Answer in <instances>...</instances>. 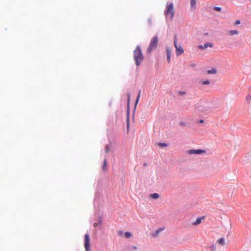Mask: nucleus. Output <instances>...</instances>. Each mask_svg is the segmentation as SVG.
I'll use <instances>...</instances> for the list:
<instances>
[{"mask_svg": "<svg viewBox=\"0 0 251 251\" xmlns=\"http://www.w3.org/2000/svg\"><path fill=\"white\" fill-rule=\"evenodd\" d=\"M134 59L137 66H139L143 60V55L139 46H137L134 51Z\"/></svg>", "mask_w": 251, "mask_h": 251, "instance_id": "nucleus-1", "label": "nucleus"}, {"mask_svg": "<svg viewBox=\"0 0 251 251\" xmlns=\"http://www.w3.org/2000/svg\"><path fill=\"white\" fill-rule=\"evenodd\" d=\"M129 128V116L127 115V129L128 130Z\"/></svg>", "mask_w": 251, "mask_h": 251, "instance_id": "nucleus-21", "label": "nucleus"}, {"mask_svg": "<svg viewBox=\"0 0 251 251\" xmlns=\"http://www.w3.org/2000/svg\"><path fill=\"white\" fill-rule=\"evenodd\" d=\"M174 8L172 3L167 4V8L165 11V14L167 19L172 20L174 16Z\"/></svg>", "mask_w": 251, "mask_h": 251, "instance_id": "nucleus-2", "label": "nucleus"}, {"mask_svg": "<svg viewBox=\"0 0 251 251\" xmlns=\"http://www.w3.org/2000/svg\"><path fill=\"white\" fill-rule=\"evenodd\" d=\"M163 228H159L158 229L156 230L155 232V236H157L160 233V232L163 230Z\"/></svg>", "mask_w": 251, "mask_h": 251, "instance_id": "nucleus-20", "label": "nucleus"}, {"mask_svg": "<svg viewBox=\"0 0 251 251\" xmlns=\"http://www.w3.org/2000/svg\"><path fill=\"white\" fill-rule=\"evenodd\" d=\"M146 165H147L146 163H145L144 166H146Z\"/></svg>", "mask_w": 251, "mask_h": 251, "instance_id": "nucleus-31", "label": "nucleus"}, {"mask_svg": "<svg viewBox=\"0 0 251 251\" xmlns=\"http://www.w3.org/2000/svg\"><path fill=\"white\" fill-rule=\"evenodd\" d=\"M216 70L214 69L207 71V73L208 74H216Z\"/></svg>", "mask_w": 251, "mask_h": 251, "instance_id": "nucleus-14", "label": "nucleus"}, {"mask_svg": "<svg viewBox=\"0 0 251 251\" xmlns=\"http://www.w3.org/2000/svg\"><path fill=\"white\" fill-rule=\"evenodd\" d=\"M246 100L250 101L251 100V95H248L246 98Z\"/></svg>", "mask_w": 251, "mask_h": 251, "instance_id": "nucleus-22", "label": "nucleus"}, {"mask_svg": "<svg viewBox=\"0 0 251 251\" xmlns=\"http://www.w3.org/2000/svg\"><path fill=\"white\" fill-rule=\"evenodd\" d=\"M200 123H203V120H201L200 121Z\"/></svg>", "mask_w": 251, "mask_h": 251, "instance_id": "nucleus-29", "label": "nucleus"}, {"mask_svg": "<svg viewBox=\"0 0 251 251\" xmlns=\"http://www.w3.org/2000/svg\"><path fill=\"white\" fill-rule=\"evenodd\" d=\"M203 218H198L197 219L196 221L193 223L194 225H198L200 224L201 223V219Z\"/></svg>", "mask_w": 251, "mask_h": 251, "instance_id": "nucleus-12", "label": "nucleus"}, {"mask_svg": "<svg viewBox=\"0 0 251 251\" xmlns=\"http://www.w3.org/2000/svg\"><path fill=\"white\" fill-rule=\"evenodd\" d=\"M159 195L157 193H153L152 194H151V197L153 199H157L159 198Z\"/></svg>", "mask_w": 251, "mask_h": 251, "instance_id": "nucleus-13", "label": "nucleus"}, {"mask_svg": "<svg viewBox=\"0 0 251 251\" xmlns=\"http://www.w3.org/2000/svg\"><path fill=\"white\" fill-rule=\"evenodd\" d=\"M129 100H130V96H129V94H128V102L129 101Z\"/></svg>", "mask_w": 251, "mask_h": 251, "instance_id": "nucleus-27", "label": "nucleus"}, {"mask_svg": "<svg viewBox=\"0 0 251 251\" xmlns=\"http://www.w3.org/2000/svg\"><path fill=\"white\" fill-rule=\"evenodd\" d=\"M239 34V31L237 30H231L227 32V34L230 36L237 35Z\"/></svg>", "mask_w": 251, "mask_h": 251, "instance_id": "nucleus-9", "label": "nucleus"}, {"mask_svg": "<svg viewBox=\"0 0 251 251\" xmlns=\"http://www.w3.org/2000/svg\"><path fill=\"white\" fill-rule=\"evenodd\" d=\"M140 94H141V91H140L139 92V94L138 95L136 101H135V105H136L138 103V101H139V98H140Z\"/></svg>", "mask_w": 251, "mask_h": 251, "instance_id": "nucleus-17", "label": "nucleus"}, {"mask_svg": "<svg viewBox=\"0 0 251 251\" xmlns=\"http://www.w3.org/2000/svg\"><path fill=\"white\" fill-rule=\"evenodd\" d=\"M174 44L176 49V55L177 56H179L183 54L184 52V50L181 46L180 45V44L177 43L176 36H175Z\"/></svg>", "mask_w": 251, "mask_h": 251, "instance_id": "nucleus-4", "label": "nucleus"}, {"mask_svg": "<svg viewBox=\"0 0 251 251\" xmlns=\"http://www.w3.org/2000/svg\"><path fill=\"white\" fill-rule=\"evenodd\" d=\"M122 232H121V231H120V232H119V234H120V235H122Z\"/></svg>", "mask_w": 251, "mask_h": 251, "instance_id": "nucleus-30", "label": "nucleus"}, {"mask_svg": "<svg viewBox=\"0 0 251 251\" xmlns=\"http://www.w3.org/2000/svg\"><path fill=\"white\" fill-rule=\"evenodd\" d=\"M213 46V44L212 43H206L204 44L203 45H200L198 46V48L201 49V50H205L208 47L212 48Z\"/></svg>", "mask_w": 251, "mask_h": 251, "instance_id": "nucleus-8", "label": "nucleus"}, {"mask_svg": "<svg viewBox=\"0 0 251 251\" xmlns=\"http://www.w3.org/2000/svg\"><path fill=\"white\" fill-rule=\"evenodd\" d=\"M240 20H237L235 23H234V25H239L240 24Z\"/></svg>", "mask_w": 251, "mask_h": 251, "instance_id": "nucleus-25", "label": "nucleus"}, {"mask_svg": "<svg viewBox=\"0 0 251 251\" xmlns=\"http://www.w3.org/2000/svg\"><path fill=\"white\" fill-rule=\"evenodd\" d=\"M110 150V148L108 146H106L105 148V151L106 153H108Z\"/></svg>", "mask_w": 251, "mask_h": 251, "instance_id": "nucleus-24", "label": "nucleus"}, {"mask_svg": "<svg viewBox=\"0 0 251 251\" xmlns=\"http://www.w3.org/2000/svg\"><path fill=\"white\" fill-rule=\"evenodd\" d=\"M217 242L221 245H224L225 244V239L224 238H221L217 240Z\"/></svg>", "mask_w": 251, "mask_h": 251, "instance_id": "nucleus-11", "label": "nucleus"}, {"mask_svg": "<svg viewBox=\"0 0 251 251\" xmlns=\"http://www.w3.org/2000/svg\"><path fill=\"white\" fill-rule=\"evenodd\" d=\"M158 146L161 147H166L167 146V145L164 143H159L158 144Z\"/></svg>", "mask_w": 251, "mask_h": 251, "instance_id": "nucleus-19", "label": "nucleus"}, {"mask_svg": "<svg viewBox=\"0 0 251 251\" xmlns=\"http://www.w3.org/2000/svg\"><path fill=\"white\" fill-rule=\"evenodd\" d=\"M201 84L202 85H208L210 84V82L209 80H205V81H202L201 82Z\"/></svg>", "mask_w": 251, "mask_h": 251, "instance_id": "nucleus-18", "label": "nucleus"}, {"mask_svg": "<svg viewBox=\"0 0 251 251\" xmlns=\"http://www.w3.org/2000/svg\"><path fill=\"white\" fill-rule=\"evenodd\" d=\"M158 41V39L157 36H154L153 38H152L147 50V52L148 53H151L153 50L156 48Z\"/></svg>", "mask_w": 251, "mask_h": 251, "instance_id": "nucleus-3", "label": "nucleus"}, {"mask_svg": "<svg viewBox=\"0 0 251 251\" xmlns=\"http://www.w3.org/2000/svg\"><path fill=\"white\" fill-rule=\"evenodd\" d=\"M125 236L126 238H129L130 237H131L132 236V234L130 232H125Z\"/></svg>", "mask_w": 251, "mask_h": 251, "instance_id": "nucleus-16", "label": "nucleus"}, {"mask_svg": "<svg viewBox=\"0 0 251 251\" xmlns=\"http://www.w3.org/2000/svg\"><path fill=\"white\" fill-rule=\"evenodd\" d=\"M90 237L88 234H86L84 236V246L86 251H89L90 248Z\"/></svg>", "mask_w": 251, "mask_h": 251, "instance_id": "nucleus-5", "label": "nucleus"}, {"mask_svg": "<svg viewBox=\"0 0 251 251\" xmlns=\"http://www.w3.org/2000/svg\"><path fill=\"white\" fill-rule=\"evenodd\" d=\"M106 166H107V160L106 159H105L104 160L103 166H102V169L104 171H105L106 170Z\"/></svg>", "mask_w": 251, "mask_h": 251, "instance_id": "nucleus-15", "label": "nucleus"}, {"mask_svg": "<svg viewBox=\"0 0 251 251\" xmlns=\"http://www.w3.org/2000/svg\"><path fill=\"white\" fill-rule=\"evenodd\" d=\"M98 226V223H94V226L95 227H97Z\"/></svg>", "mask_w": 251, "mask_h": 251, "instance_id": "nucleus-26", "label": "nucleus"}, {"mask_svg": "<svg viewBox=\"0 0 251 251\" xmlns=\"http://www.w3.org/2000/svg\"><path fill=\"white\" fill-rule=\"evenodd\" d=\"M214 9L217 11H221L222 8L220 7H214Z\"/></svg>", "mask_w": 251, "mask_h": 251, "instance_id": "nucleus-23", "label": "nucleus"}, {"mask_svg": "<svg viewBox=\"0 0 251 251\" xmlns=\"http://www.w3.org/2000/svg\"><path fill=\"white\" fill-rule=\"evenodd\" d=\"M204 152L205 151L202 150H190L187 151V153L191 155L193 154H201Z\"/></svg>", "mask_w": 251, "mask_h": 251, "instance_id": "nucleus-6", "label": "nucleus"}, {"mask_svg": "<svg viewBox=\"0 0 251 251\" xmlns=\"http://www.w3.org/2000/svg\"><path fill=\"white\" fill-rule=\"evenodd\" d=\"M166 52L167 54V59L168 63L171 61V57L172 52V49L169 47H167L166 49Z\"/></svg>", "mask_w": 251, "mask_h": 251, "instance_id": "nucleus-7", "label": "nucleus"}, {"mask_svg": "<svg viewBox=\"0 0 251 251\" xmlns=\"http://www.w3.org/2000/svg\"><path fill=\"white\" fill-rule=\"evenodd\" d=\"M132 248L134 249V250H137V247L136 246H133Z\"/></svg>", "mask_w": 251, "mask_h": 251, "instance_id": "nucleus-28", "label": "nucleus"}, {"mask_svg": "<svg viewBox=\"0 0 251 251\" xmlns=\"http://www.w3.org/2000/svg\"><path fill=\"white\" fill-rule=\"evenodd\" d=\"M196 0H191V7L192 10H194L195 9L196 7Z\"/></svg>", "mask_w": 251, "mask_h": 251, "instance_id": "nucleus-10", "label": "nucleus"}]
</instances>
